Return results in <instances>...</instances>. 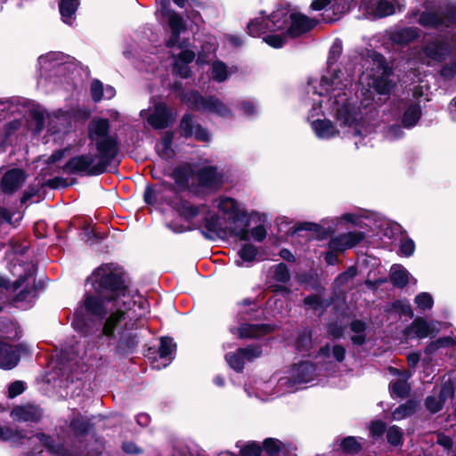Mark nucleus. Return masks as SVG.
<instances>
[{
    "label": "nucleus",
    "mask_w": 456,
    "mask_h": 456,
    "mask_svg": "<svg viewBox=\"0 0 456 456\" xmlns=\"http://www.w3.org/2000/svg\"><path fill=\"white\" fill-rule=\"evenodd\" d=\"M91 94L94 102H100L102 99L110 100L116 94V90L110 86H104L99 80H94L91 84Z\"/></svg>",
    "instance_id": "72a5a7b5"
},
{
    "label": "nucleus",
    "mask_w": 456,
    "mask_h": 456,
    "mask_svg": "<svg viewBox=\"0 0 456 456\" xmlns=\"http://www.w3.org/2000/svg\"><path fill=\"white\" fill-rule=\"evenodd\" d=\"M157 2L160 5L159 12L165 18L167 19L169 27L172 30V36L167 41V46L172 47L178 42L180 33L184 28L183 20L176 12L167 8V0H157Z\"/></svg>",
    "instance_id": "aec40b11"
},
{
    "label": "nucleus",
    "mask_w": 456,
    "mask_h": 456,
    "mask_svg": "<svg viewBox=\"0 0 456 456\" xmlns=\"http://www.w3.org/2000/svg\"><path fill=\"white\" fill-rule=\"evenodd\" d=\"M369 430L371 436L378 440L381 438L384 433L387 431L386 424L381 420L371 421L369 425Z\"/></svg>",
    "instance_id": "6e6d98bb"
},
{
    "label": "nucleus",
    "mask_w": 456,
    "mask_h": 456,
    "mask_svg": "<svg viewBox=\"0 0 456 456\" xmlns=\"http://www.w3.org/2000/svg\"><path fill=\"white\" fill-rule=\"evenodd\" d=\"M240 452L242 456H259L262 448L256 442H248L240 448Z\"/></svg>",
    "instance_id": "13d9d810"
},
{
    "label": "nucleus",
    "mask_w": 456,
    "mask_h": 456,
    "mask_svg": "<svg viewBox=\"0 0 456 456\" xmlns=\"http://www.w3.org/2000/svg\"><path fill=\"white\" fill-rule=\"evenodd\" d=\"M409 392V386L403 380H396L390 385V393L393 396L406 397Z\"/></svg>",
    "instance_id": "603ef678"
},
{
    "label": "nucleus",
    "mask_w": 456,
    "mask_h": 456,
    "mask_svg": "<svg viewBox=\"0 0 456 456\" xmlns=\"http://www.w3.org/2000/svg\"><path fill=\"white\" fill-rule=\"evenodd\" d=\"M215 207L222 216L213 215L205 219L202 233L209 240L233 237L240 240H249V216L237 200L230 197H219Z\"/></svg>",
    "instance_id": "20e7f679"
},
{
    "label": "nucleus",
    "mask_w": 456,
    "mask_h": 456,
    "mask_svg": "<svg viewBox=\"0 0 456 456\" xmlns=\"http://www.w3.org/2000/svg\"><path fill=\"white\" fill-rule=\"evenodd\" d=\"M403 130L399 125L388 126L385 131V137L389 141H394L403 137Z\"/></svg>",
    "instance_id": "e2e57ef3"
},
{
    "label": "nucleus",
    "mask_w": 456,
    "mask_h": 456,
    "mask_svg": "<svg viewBox=\"0 0 456 456\" xmlns=\"http://www.w3.org/2000/svg\"><path fill=\"white\" fill-rule=\"evenodd\" d=\"M421 117V108L419 102H411L405 104L402 118L405 128L415 126Z\"/></svg>",
    "instance_id": "2f4dec72"
},
{
    "label": "nucleus",
    "mask_w": 456,
    "mask_h": 456,
    "mask_svg": "<svg viewBox=\"0 0 456 456\" xmlns=\"http://www.w3.org/2000/svg\"><path fill=\"white\" fill-rule=\"evenodd\" d=\"M20 346H11L0 342V368L11 370L14 368L20 361Z\"/></svg>",
    "instance_id": "a878e982"
},
{
    "label": "nucleus",
    "mask_w": 456,
    "mask_h": 456,
    "mask_svg": "<svg viewBox=\"0 0 456 456\" xmlns=\"http://www.w3.org/2000/svg\"><path fill=\"white\" fill-rule=\"evenodd\" d=\"M20 346H11L0 342V368L11 370L14 368L20 361Z\"/></svg>",
    "instance_id": "bb28decb"
},
{
    "label": "nucleus",
    "mask_w": 456,
    "mask_h": 456,
    "mask_svg": "<svg viewBox=\"0 0 456 456\" xmlns=\"http://www.w3.org/2000/svg\"><path fill=\"white\" fill-rule=\"evenodd\" d=\"M356 0H313L310 8L313 11H323L322 20L333 22L350 11Z\"/></svg>",
    "instance_id": "4468645a"
},
{
    "label": "nucleus",
    "mask_w": 456,
    "mask_h": 456,
    "mask_svg": "<svg viewBox=\"0 0 456 456\" xmlns=\"http://www.w3.org/2000/svg\"><path fill=\"white\" fill-rule=\"evenodd\" d=\"M350 327L351 330L354 333V335L351 338L352 342L355 345H362L365 342V322L355 320L351 322Z\"/></svg>",
    "instance_id": "79ce46f5"
},
{
    "label": "nucleus",
    "mask_w": 456,
    "mask_h": 456,
    "mask_svg": "<svg viewBox=\"0 0 456 456\" xmlns=\"http://www.w3.org/2000/svg\"><path fill=\"white\" fill-rule=\"evenodd\" d=\"M342 449L348 453H357L362 449L359 441L353 436H348L341 442Z\"/></svg>",
    "instance_id": "864d4df0"
},
{
    "label": "nucleus",
    "mask_w": 456,
    "mask_h": 456,
    "mask_svg": "<svg viewBox=\"0 0 456 456\" xmlns=\"http://www.w3.org/2000/svg\"><path fill=\"white\" fill-rule=\"evenodd\" d=\"M441 325L442 323L438 321L428 322L424 318L418 317L404 329L403 334L407 338H425L437 334Z\"/></svg>",
    "instance_id": "a211bd4d"
},
{
    "label": "nucleus",
    "mask_w": 456,
    "mask_h": 456,
    "mask_svg": "<svg viewBox=\"0 0 456 456\" xmlns=\"http://www.w3.org/2000/svg\"><path fill=\"white\" fill-rule=\"evenodd\" d=\"M454 396V387L450 379L444 381L441 385L439 394L432 395L426 398V408L431 413H436L443 409L447 401H452Z\"/></svg>",
    "instance_id": "6ab92c4d"
},
{
    "label": "nucleus",
    "mask_w": 456,
    "mask_h": 456,
    "mask_svg": "<svg viewBox=\"0 0 456 456\" xmlns=\"http://www.w3.org/2000/svg\"><path fill=\"white\" fill-rule=\"evenodd\" d=\"M180 98L192 110L208 111L222 118L231 115V110L215 96L203 97L198 91L191 90L183 94Z\"/></svg>",
    "instance_id": "9b49d317"
},
{
    "label": "nucleus",
    "mask_w": 456,
    "mask_h": 456,
    "mask_svg": "<svg viewBox=\"0 0 456 456\" xmlns=\"http://www.w3.org/2000/svg\"><path fill=\"white\" fill-rule=\"evenodd\" d=\"M20 434L17 430L10 427L0 426V439L2 440H12L16 437H20Z\"/></svg>",
    "instance_id": "69168bd1"
},
{
    "label": "nucleus",
    "mask_w": 456,
    "mask_h": 456,
    "mask_svg": "<svg viewBox=\"0 0 456 456\" xmlns=\"http://www.w3.org/2000/svg\"><path fill=\"white\" fill-rule=\"evenodd\" d=\"M162 200L161 191L148 188L144 192V200L148 204H154Z\"/></svg>",
    "instance_id": "338daca9"
},
{
    "label": "nucleus",
    "mask_w": 456,
    "mask_h": 456,
    "mask_svg": "<svg viewBox=\"0 0 456 456\" xmlns=\"http://www.w3.org/2000/svg\"><path fill=\"white\" fill-rule=\"evenodd\" d=\"M296 348L298 352L304 354H311L313 349V340L310 330H305L298 335L296 341Z\"/></svg>",
    "instance_id": "58836bf2"
},
{
    "label": "nucleus",
    "mask_w": 456,
    "mask_h": 456,
    "mask_svg": "<svg viewBox=\"0 0 456 456\" xmlns=\"http://www.w3.org/2000/svg\"><path fill=\"white\" fill-rule=\"evenodd\" d=\"M419 37V29L418 28H395L390 32V40L398 45H405Z\"/></svg>",
    "instance_id": "c756f323"
},
{
    "label": "nucleus",
    "mask_w": 456,
    "mask_h": 456,
    "mask_svg": "<svg viewBox=\"0 0 456 456\" xmlns=\"http://www.w3.org/2000/svg\"><path fill=\"white\" fill-rule=\"evenodd\" d=\"M305 305L315 312H322L324 308V302L317 295H311L305 298Z\"/></svg>",
    "instance_id": "5fc2aeb1"
},
{
    "label": "nucleus",
    "mask_w": 456,
    "mask_h": 456,
    "mask_svg": "<svg viewBox=\"0 0 456 456\" xmlns=\"http://www.w3.org/2000/svg\"><path fill=\"white\" fill-rule=\"evenodd\" d=\"M239 352L244 360L252 362L262 355L263 350L259 345H250L245 348H239Z\"/></svg>",
    "instance_id": "de8ad7c7"
},
{
    "label": "nucleus",
    "mask_w": 456,
    "mask_h": 456,
    "mask_svg": "<svg viewBox=\"0 0 456 456\" xmlns=\"http://www.w3.org/2000/svg\"><path fill=\"white\" fill-rule=\"evenodd\" d=\"M387 441L393 446H400L403 443V432L399 427L393 425L386 431Z\"/></svg>",
    "instance_id": "c03bdc74"
},
{
    "label": "nucleus",
    "mask_w": 456,
    "mask_h": 456,
    "mask_svg": "<svg viewBox=\"0 0 456 456\" xmlns=\"http://www.w3.org/2000/svg\"><path fill=\"white\" fill-rule=\"evenodd\" d=\"M257 249L255 246L250 244H245L238 252V258L234 261V264L238 267H248L252 263L256 256Z\"/></svg>",
    "instance_id": "f704fd0d"
},
{
    "label": "nucleus",
    "mask_w": 456,
    "mask_h": 456,
    "mask_svg": "<svg viewBox=\"0 0 456 456\" xmlns=\"http://www.w3.org/2000/svg\"><path fill=\"white\" fill-rule=\"evenodd\" d=\"M110 124L106 118H94L89 125L91 150L105 152L112 157L118 153V143L114 136L109 134Z\"/></svg>",
    "instance_id": "9d476101"
},
{
    "label": "nucleus",
    "mask_w": 456,
    "mask_h": 456,
    "mask_svg": "<svg viewBox=\"0 0 456 456\" xmlns=\"http://www.w3.org/2000/svg\"><path fill=\"white\" fill-rule=\"evenodd\" d=\"M27 179L26 173L20 168H12L4 174L0 181V190L5 194L18 191Z\"/></svg>",
    "instance_id": "412c9836"
},
{
    "label": "nucleus",
    "mask_w": 456,
    "mask_h": 456,
    "mask_svg": "<svg viewBox=\"0 0 456 456\" xmlns=\"http://www.w3.org/2000/svg\"><path fill=\"white\" fill-rule=\"evenodd\" d=\"M452 51H456L455 42L452 40V34H448L446 40L436 38L427 43L419 52V59L432 65L443 61Z\"/></svg>",
    "instance_id": "f8f14e48"
},
{
    "label": "nucleus",
    "mask_w": 456,
    "mask_h": 456,
    "mask_svg": "<svg viewBox=\"0 0 456 456\" xmlns=\"http://www.w3.org/2000/svg\"><path fill=\"white\" fill-rule=\"evenodd\" d=\"M180 129L184 137H194L200 142H208L210 139L208 130L195 123L189 114L184 115L181 120Z\"/></svg>",
    "instance_id": "b1692460"
},
{
    "label": "nucleus",
    "mask_w": 456,
    "mask_h": 456,
    "mask_svg": "<svg viewBox=\"0 0 456 456\" xmlns=\"http://www.w3.org/2000/svg\"><path fill=\"white\" fill-rule=\"evenodd\" d=\"M173 141V133H166L162 138L161 142L156 145V150L159 155L162 158L168 159L172 157L173 151L171 148Z\"/></svg>",
    "instance_id": "37998d69"
},
{
    "label": "nucleus",
    "mask_w": 456,
    "mask_h": 456,
    "mask_svg": "<svg viewBox=\"0 0 456 456\" xmlns=\"http://www.w3.org/2000/svg\"><path fill=\"white\" fill-rule=\"evenodd\" d=\"M249 240L251 239L255 241H262L266 237V230L263 225H257L254 227L251 231L248 230Z\"/></svg>",
    "instance_id": "0e129e2a"
},
{
    "label": "nucleus",
    "mask_w": 456,
    "mask_h": 456,
    "mask_svg": "<svg viewBox=\"0 0 456 456\" xmlns=\"http://www.w3.org/2000/svg\"><path fill=\"white\" fill-rule=\"evenodd\" d=\"M11 417L16 421H36L40 419L41 411L33 405L16 406L11 411Z\"/></svg>",
    "instance_id": "7c9ffc66"
},
{
    "label": "nucleus",
    "mask_w": 456,
    "mask_h": 456,
    "mask_svg": "<svg viewBox=\"0 0 456 456\" xmlns=\"http://www.w3.org/2000/svg\"><path fill=\"white\" fill-rule=\"evenodd\" d=\"M362 8L369 18H382L395 12V4L387 0H363Z\"/></svg>",
    "instance_id": "5701e85b"
},
{
    "label": "nucleus",
    "mask_w": 456,
    "mask_h": 456,
    "mask_svg": "<svg viewBox=\"0 0 456 456\" xmlns=\"http://www.w3.org/2000/svg\"><path fill=\"white\" fill-rule=\"evenodd\" d=\"M88 281L94 291L86 294L74 313L72 325L80 329L88 317L101 321L102 334L110 338L130 336L148 313V301L128 289L123 273L113 264L100 266Z\"/></svg>",
    "instance_id": "f257e3e1"
},
{
    "label": "nucleus",
    "mask_w": 456,
    "mask_h": 456,
    "mask_svg": "<svg viewBox=\"0 0 456 456\" xmlns=\"http://www.w3.org/2000/svg\"><path fill=\"white\" fill-rule=\"evenodd\" d=\"M390 279L395 286L403 288L408 283L409 273L403 266L394 265L390 269Z\"/></svg>",
    "instance_id": "4c0bfd02"
},
{
    "label": "nucleus",
    "mask_w": 456,
    "mask_h": 456,
    "mask_svg": "<svg viewBox=\"0 0 456 456\" xmlns=\"http://www.w3.org/2000/svg\"><path fill=\"white\" fill-rule=\"evenodd\" d=\"M195 58V53L191 50H183L174 60V72L183 77L187 78L191 76V63Z\"/></svg>",
    "instance_id": "c85d7f7f"
},
{
    "label": "nucleus",
    "mask_w": 456,
    "mask_h": 456,
    "mask_svg": "<svg viewBox=\"0 0 456 456\" xmlns=\"http://www.w3.org/2000/svg\"><path fill=\"white\" fill-rule=\"evenodd\" d=\"M78 0H61L59 4L62 21L68 25H73L76 20V12L78 7Z\"/></svg>",
    "instance_id": "473e14b6"
},
{
    "label": "nucleus",
    "mask_w": 456,
    "mask_h": 456,
    "mask_svg": "<svg viewBox=\"0 0 456 456\" xmlns=\"http://www.w3.org/2000/svg\"><path fill=\"white\" fill-rule=\"evenodd\" d=\"M363 71L359 77V82L369 89H373L378 94H390L394 83L390 79L392 69L385 58L379 53L367 50L362 56Z\"/></svg>",
    "instance_id": "0eeeda50"
},
{
    "label": "nucleus",
    "mask_w": 456,
    "mask_h": 456,
    "mask_svg": "<svg viewBox=\"0 0 456 456\" xmlns=\"http://www.w3.org/2000/svg\"><path fill=\"white\" fill-rule=\"evenodd\" d=\"M357 274V268L355 266H350L346 272L341 273L335 281L337 286H343L346 284Z\"/></svg>",
    "instance_id": "052dcab7"
},
{
    "label": "nucleus",
    "mask_w": 456,
    "mask_h": 456,
    "mask_svg": "<svg viewBox=\"0 0 456 456\" xmlns=\"http://www.w3.org/2000/svg\"><path fill=\"white\" fill-rule=\"evenodd\" d=\"M315 25V20L306 15L289 6H281L275 9L268 18L261 16L252 20L248 24V29L252 37H258L267 30L299 37Z\"/></svg>",
    "instance_id": "39448f33"
},
{
    "label": "nucleus",
    "mask_w": 456,
    "mask_h": 456,
    "mask_svg": "<svg viewBox=\"0 0 456 456\" xmlns=\"http://www.w3.org/2000/svg\"><path fill=\"white\" fill-rule=\"evenodd\" d=\"M341 53L342 42L336 39L330 49L327 69L319 80L309 82L307 94L312 91L314 103L319 101L317 98H322L324 94H332L334 97L332 110L338 124L343 127L349 126L356 129L354 126L357 124L360 113L354 106V96L351 91L355 70L345 67V74L342 69L335 66ZM314 110H316L315 106L312 111Z\"/></svg>",
    "instance_id": "f03ea898"
},
{
    "label": "nucleus",
    "mask_w": 456,
    "mask_h": 456,
    "mask_svg": "<svg viewBox=\"0 0 456 456\" xmlns=\"http://www.w3.org/2000/svg\"><path fill=\"white\" fill-rule=\"evenodd\" d=\"M225 360L229 366L234 370L240 372L244 369V358L240 354L239 349L237 353H230L225 354Z\"/></svg>",
    "instance_id": "49530a36"
},
{
    "label": "nucleus",
    "mask_w": 456,
    "mask_h": 456,
    "mask_svg": "<svg viewBox=\"0 0 456 456\" xmlns=\"http://www.w3.org/2000/svg\"><path fill=\"white\" fill-rule=\"evenodd\" d=\"M70 428L77 436L84 435L87 433L89 429V424L81 417H77L70 422Z\"/></svg>",
    "instance_id": "4d7b16f0"
},
{
    "label": "nucleus",
    "mask_w": 456,
    "mask_h": 456,
    "mask_svg": "<svg viewBox=\"0 0 456 456\" xmlns=\"http://www.w3.org/2000/svg\"><path fill=\"white\" fill-rule=\"evenodd\" d=\"M232 73V70L229 69L224 62L219 60L215 61L211 65V78L217 83L224 82Z\"/></svg>",
    "instance_id": "c9c22d12"
},
{
    "label": "nucleus",
    "mask_w": 456,
    "mask_h": 456,
    "mask_svg": "<svg viewBox=\"0 0 456 456\" xmlns=\"http://www.w3.org/2000/svg\"><path fill=\"white\" fill-rule=\"evenodd\" d=\"M60 56V53H50L46 55H42L38 58V64L41 68L48 69L49 67L54 68L57 64L53 63L58 57Z\"/></svg>",
    "instance_id": "680f3d73"
},
{
    "label": "nucleus",
    "mask_w": 456,
    "mask_h": 456,
    "mask_svg": "<svg viewBox=\"0 0 456 456\" xmlns=\"http://www.w3.org/2000/svg\"><path fill=\"white\" fill-rule=\"evenodd\" d=\"M114 157L102 152L91 150L88 154L70 159L65 165L67 173L81 175H98L106 171L107 167Z\"/></svg>",
    "instance_id": "6e6552de"
},
{
    "label": "nucleus",
    "mask_w": 456,
    "mask_h": 456,
    "mask_svg": "<svg viewBox=\"0 0 456 456\" xmlns=\"http://www.w3.org/2000/svg\"><path fill=\"white\" fill-rule=\"evenodd\" d=\"M273 278L279 282L285 283L289 281L290 273L285 264H279L273 267Z\"/></svg>",
    "instance_id": "3c124183"
},
{
    "label": "nucleus",
    "mask_w": 456,
    "mask_h": 456,
    "mask_svg": "<svg viewBox=\"0 0 456 456\" xmlns=\"http://www.w3.org/2000/svg\"><path fill=\"white\" fill-rule=\"evenodd\" d=\"M417 408L416 403L407 401L405 403L399 405L392 413L395 420H401L406 417L412 415Z\"/></svg>",
    "instance_id": "a19ab883"
},
{
    "label": "nucleus",
    "mask_w": 456,
    "mask_h": 456,
    "mask_svg": "<svg viewBox=\"0 0 456 456\" xmlns=\"http://www.w3.org/2000/svg\"><path fill=\"white\" fill-rule=\"evenodd\" d=\"M414 303L419 311L427 312L432 309L434 299L429 293L421 292L415 297Z\"/></svg>",
    "instance_id": "a18cd8bd"
},
{
    "label": "nucleus",
    "mask_w": 456,
    "mask_h": 456,
    "mask_svg": "<svg viewBox=\"0 0 456 456\" xmlns=\"http://www.w3.org/2000/svg\"><path fill=\"white\" fill-rule=\"evenodd\" d=\"M167 203L175 208L179 211V213L186 219L194 218L201 212L202 209L201 207L194 206L187 201H181L176 204L172 201L167 200Z\"/></svg>",
    "instance_id": "e433bc0d"
},
{
    "label": "nucleus",
    "mask_w": 456,
    "mask_h": 456,
    "mask_svg": "<svg viewBox=\"0 0 456 456\" xmlns=\"http://www.w3.org/2000/svg\"><path fill=\"white\" fill-rule=\"evenodd\" d=\"M444 347H452L454 350L456 348V339H454L452 337H444L440 338L435 341H432L426 347V354H435L438 349L444 348Z\"/></svg>",
    "instance_id": "ea45409f"
},
{
    "label": "nucleus",
    "mask_w": 456,
    "mask_h": 456,
    "mask_svg": "<svg viewBox=\"0 0 456 456\" xmlns=\"http://www.w3.org/2000/svg\"><path fill=\"white\" fill-rule=\"evenodd\" d=\"M264 449L270 456H274L285 449V444L277 439L267 438L264 442Z\"/></svg>",
    "instance_id": "8fccbe9b"
},
{
    "label": "nucleus",
    "mask_w": 456,
    "mask_h": 456,
    "mask_svg": "<svg viewBox=\"0 0 456 456\" xmlns=\"http://www.w3.org/2000/svg\"><path fill=\"white\" fill-rule=\"evenodd\" d=\"M309 98L312 102V108L309 111L308 120L311 124V127L315 135L322 140H330L341 134L345 136H353L355 141L354 144L358 148L359 144L362 143L368 134L370 133V128L364 125L362 121V111L360 105H357L356 97H354V106L359 110V118L356 121L355 128L353 127H343L341 126L332 110V103L334 97L332 94H324L322 98H317L319 101L315 103L316 110L312 111L314 109V94L311 92L308 94Z\"/></svg>",
    "instance_id": "7ed1b4c3"
},
{
    "label": "nucleus",
    "mask_w": 456,
    "mask_h": 456,
    "mask_svg": "<svg viewBox=\"0 0 456 456\" xmlns=\"http://www.w3.org/2000/svg\"><path fill=\"white\" fill-rule=\"evenodd\" d=\"M175 344L170 338H161L159 348V359L151 362L153 369L160 370L168 366L174 359Z\"/></svg>",
    "instance_id": "393cba45"
},
{
    "label": "nucleus",
    "mask_w": 456,
    "mask_h": 456,
    "mask_svg": "<svg viewBox=\"0 0 456 456\" xmlns=\"http://www.w3.org/2000/svg\"><path fill=\"white\" fill-rule=\"evenodd\" d=\"M280 34H271L264 37V41L273 48H281L284 45L288 37H294L291 35L284 34L278 31Z\"/></svg>",
    "instance_id": "09e8293b"
},
{
    "label": "nucleus",
    "mask_w": 456,
    "mask_h": 456,
    "mask_svg": "<svg viewBox=\"0 0 456 456\" xmlns=\"http://www.w3.org/2000/svg\"><path fill=\"white\" fill-rule=\"evenodd\" d=\"M364 239L362 232H349L339 234L329 241V248L332 251L343 252L356 246Z\"/></svg>",
    "instance_id": "4be33fe9"
},
{
    "label": "nucleus",
    "mask_w": 456,
    "mask_h": 456,
    "mask_svg": "<svg viewBox=\"0 0 456 456\" xmlns=\"http://www.w3.org/2000/svg\"><path fill=\"white\" fill-rule=\"evenodd\" d=\"M345 356L346 349L342 346L327 344L320 349L318 354V358L323 362L319 367V370H323L327 373L335 372L338 363L342 362Z\"/></svg>",
    "instance_id": "f3484780"
},
{
    "label": "nucleus",
    "mask_w": 456,
    "mask_h": 456,
    "mask_svg": "<svg viewBox=\"0 0 456 456\" xmlns=\"http://www.w3.org/2000/svg\"><path fill=\"white\" fill-rule=\"evenodd\" d=\"M440 74L445 78H452L456 76V61L444 65L442 68Z\"/></svg>",
    "instance_id": "774afa93"
},
{
    "label": "nucleus",
    "mask_w": 456,
    "mask_h": 456,
    "mask_svg": "<svg viewBox=\"0 0 456 456\" xmlns=\"http://www.w3.org/2000/svg\"><path fill=\"white\" fill-rule=\"evenodd\" d=\"M216 53V46L207 43L202 46V52L199 53L197 62L200 64L208 63L210 61V56L208 54Z\"/></svg>",
    "instance_id": "bf43d9fd"
},
{
    "label": "nucleus",
    "mask_w": 456,
    "mask_h": 456,
    "mask_svg": "<svg viewBox=\"0 0 456 456\" xmlns=\"http://www.w3.org/2000/svg\"><path fill=\"white\" fill-rule=\"evenodd\" d=\"M31 117L36 125L35 130L38 134L43 130L45 119L47 120V134L53 135L54 141L61 139L71 130L72 118L68 111L59 110L45 115L44 110L37 108L31 111Z\"/></svg>",
    "instance_id": "1a4fd4ad"
},
{
    "label": "nucleus",
    "mask_w": 456,
    "mask_h": 456,
    "mask_svg": "<svg viewBox=\"0 0 456 456\" xmlns=\"http://www.w3.org/2000/svg\"><path fill=\"white\" fill-rule=\"evenodd\" d=\"M140 116L154 129H164L175 119V113L162 102H156L152 110H142Z\"/></svg>",
    "instance_id": "2eb2a0df"
},
{
    "label": "nucleus",
    "mask_w": 456,
    "mask_h": 456,
    "mask_svg": "<svg viewBox=\"0 0 456 456\" xmlns=\"http://www.w3.org/2000/svg\"><path fill=\"white\" fill-rule=\"evenodd\" d=\"M343 223H351L354 225H360L361 216L354 213H346L341 216L322 219L321 224H298L297 230L310 231L323 238L333 232L338 224Z\"/></svg>",
    "instance_id": "ddd939ff"
},
{
    "label": "nucleus",
    "mask_w": 456,
    "mask_h": 456,
    "mask_svg": "<svg viewBox=\"0 0 456 456\" xmlns=\"http://www.w3.org/2000/svg\"><path fill=\"white\" fill-rule=\"evenodd\" d=\"M172 177L181 189H188L193 192L217 190L222 183V175L217 168L206 166L198 168L195 164L183 163L172 173Z\"/></svg>",
    "instance_id": "423d86ee"
},
{
    "label": "nucleus",
    "mask_w": 456,
    "mask_h": 456,
    "mask_svg": "<svg viewBox=\"0 0 456 456\" xmlns=\"http://www.w3.org/2000/svg\"><path fill=\"white\" fill-rule=\"evenodd\" d=\"M272 327L266 324H242L240 328H231V332L240 338H252L269 333Z\"/></svg>",
    "instance_id": "cd10ccee"
},
{
    "label": "nucleus",
    "mask_w": 456,
    "mask_h": 456,
    "mask_svg": "<svg viewBox=\"0 0 456 456\" xmlns=\"http://www.w3.org/2000/svg\"><path fill=\"white\" fill-rule=\"evenodd\" d=\"M317 367L313 363L304 362L298 364H295L289 370V375L285 378H281L279 380L280 386H284L288 382H291L289 386V388L293 389L294 387L302 384H307L314 379L317 375Z\"/></svg>",
    "instance_id": "dca6fc26"
}]
</instances>
